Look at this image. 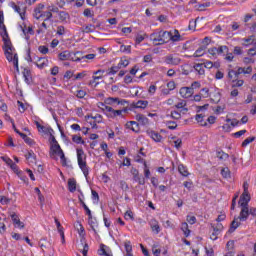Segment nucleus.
<instances>
[{"label":"nucleus","mask_w":256,"mask_h":256,"mask_svg":"<svg viewBox=\"0 0 256 256\" xmlns=\"http://www.w3.org/2000/svg\"><path fill=\"white\" fill-rule=\"evenodd\" d=\"M72 141L77 145H85V141L81 136H77V135L72 136Z\"/></svg>","instance_id":"42"},{"label":"nucleus","mask_w":256,"mask_h":256,"mask_svg":"<svg viewBox=\"0 0 256 256\" xmlns=\"http://www.w3.org/2000/svg\"><path fill=\"white\" fill-rule=\"evenodd\" d=\"M245 84V81L239 79V78H236V80H232V87L235 88V87H243V85Z\"/></svg>","instance_id":"45"},{"label":"nucleus","mask_w":256,"mask_h":256,"mask_svg":"<svg viewBox=\"0 0 256 256\" xmlns=\"http://www.w3.org/2000/svg\"><path fill=\"white\" fill-rule=\"evenodd\" d=\"M165 64L166 65H181V58H179V56L170 54L165 57Z\"/></svg>","instance_id":"11"},{"label":"nucleus","mask_w":256,"mask_h":256,"mask_svg":"<svg viewBox=\"0 0 256 256\" xmlns=\"http://www.w3.org/2000/svg\"><path fill=\"white\" fill-rule=\"evenodd\" d=\"M124 247H125L126 254L133 252V246L131 245V241H126L124 243Z\"/></svg>","instance_id":"53"},{"label":"nucleus","mask_w":256,"mask_h":256,"mask_svg":"<svg viewBox=\"0 0 256 256\" xmlns=\"http://www.w3.org/2000/svg\"><path fill=\"white\" fill-rule=\"evenodd\" d=\"M77 161L79 169H81L84 177L87 179L89 177V166H87V154L82 148L76 149Z\"/></svg>","instance_id":"3"},{"label":"nucleus","mask_w":256,"mask_h":256,"mask_svg":"<svg viewBox=\"0 0 256 256\" xmlns=\"http://www.w3.org/2000/svg\"><path fill=\"white\" fill-rule=\"evenodd\" d=\"M124 218L126 219V221H129V219L131 221H135V216L133 215V211H131V210H128L125 212Z\"/></svg>","instance_id":"50"},{"label":"nucleus","mask_w":256,"mask_h":256,"mask_svg":"<svg viewBox=\"0 0 256 256\" xmlns=\"http://www.w3.org/2000/svg\"><path fill=\"white\" fill-rule=\"evenodd\" d=\"M99 255L113 256L111 252H107V245L105 244L100 245Z\"/></svg>","instance_id":"36"},{"label":"nucleus","mask_w":256,"mask_h":256,"mask_svg":"<svg viewBox=\"0 0 256 256\" xmlns=\"http://www.w3.org/2000/svg\"><path fill=\"white\" fill-rule=\"evenodd\" d=\"M238 219L235 218L230 225V228L228 230V233H235V230L238 229L241 226V222L237 221Z\"/></svg>","instance_id":"30"},{"label":"nucleus","mask_w":256,"mask_h":256,"mask_svg":"<svg viewBox=\"0 0 256 256\" xmlns=\"http://www.w3.org/2000/svg\"><path fill=\"white\" fill-rule=\"evenodd\" d=\"M200 95L201 97H203L204 99H207V97H210L209 95V88H202L200 90Z\"/></svg>","instance_id":"61"},{"label":"nucleus","mask_w":256,"mask_h":256,"mask_svg":"<svg viewBox=\"0 0 256 256\" xmlns=\"http://www.w3.org/2000/svg\"><path fill=\"white\" fill-rule=\"evenodd\" d=\"M71 93H73V95H75V97H77L78 99H85V96L87 95V90L79 89V87H72Z\"/></svg>","instance_id":"16"},{"label":"nucleus","mask_w":256,"mask_h":256,"mask_svg":"<svg viewBox=\"0 0 256 256\" xmlns=\"http://www.w3.org/2000/svg\"><path fill=\"white\" fill-rule=\"evenodd\" d=\"M149 225L155 235H159V233H161V226H159V221H157V219H151L149 221Z\"/></svg>","instance_id":"14"},{"label":"nucleus","mask_w":256,"mask_h":256,"mask_svg":"<svg viewBox=\"0 0 256 256\" xmlns=\"http://www.w3.org/2000/svg\"><path fill=\"white\" fill-rule=\"evenodd\" d=\"M63 149H61V145L59 144H51L50 145V151H49V155L51 157V159H55L57 160V157H60L61 155H63Z\"/></svg>","instance_id":"6"},{"label":"nucleus","mask_w":256,"mask_h":256,"mask_svg":"<svg viewBox=\"0 0 256 256\" xmlns=\"http://www.w3.org/2000/svg\"><path fill=\"white\" fill-rule=\"evenodd\" d=\"M73 55L75 54L69 52V50H65L58 54V58L60 59V61H81V59L79 58L73 59Z\"/></svg>","instance_id":"9"},{"label":"nucleus","mask_w":256,"mask_h":256,"mask_svg":"<svg viewBox=\"0 0 256 256\" xmlns=\"http://www.w3.org/2000/svg\"><path fill=\"white\" fill-rule=\"evenodd\" d=\"M126 129H130L134 133H139V123L135 121H129L126 123Z\"/></svg>","instance_id":"21"},{"label":"nucleus","mask_w":256,"mask_h":256,"mask_svg":"<svg viewBox=\"0 0 256 256\" xmlns=\"http://www.w3.org/2000/svg\"><path fill=\"white\" fill-rule=\"evenodd\" d=\"M239 27H241L239 22H232L230 24V31H237L239 29Z\"/></svg>","instance_id":"64"},{"label":"nucleus","mask_w":256,"mask_h":256,"mask_svg":"<svg viewBox=\"0 0 256 256\" xmlns=\"http://www.w3.org/2000/svg\"><path fill=\"white\" fill-rule=\"evenodd\" d=\"M120 51L122 53H131V46H129V45H121L120 46Z\"/></svg>","instance_id":"63"},{"label":"nucleus","mask_w":256,"mask_h":256,"mask_svg":"<svg viewBox=\"0 0 256 256\" xmlns=\"http://www.w3.org/2000/svg\"><path fill=\"white\" fill-rule=\"evenodd\" d=\"M217 49H218V55H225V53H229L228 46L222 45V46H219Z\"/></svg>","instance_id":"47"},{"label":"nucleus","mask_w":256,"mask_h":256,"mask_svg":"<svg viewBox=\"0 0 256 256\" xmlns=\"http://www.w3.org/2000/svg\"><path fill=\"white\" fill-rule=\"evenodd\" d=\"M210 97L211 103L217 104L221 101V94H219V92L213 93Z\"/></svg>","instance_id":"40"},{"label":"nucleus","mask_w":256,"mask_h":256,"mask_svg":"<svg viewBox=\"0 0 256 256\" xmlns=\"http://www.w3.org/2000/svg\"><path fill=\"white\" fill-rule=\"evenodd\" d=\"M22 75L25 78V81H29V79H31V70L29 68H24Z\"/></svg>","instance_id":"49"},{"label":"nucleus","mask_w":256,"mask_h":256,"mask_svg":"<svg viewBox=\"0 0 256 256\" xmlns=\"http://www.w3.org/2000/svg\"><path fill=\"white\" fill-rule=\"evenodd\" d=\"M149 102L147 100H138L137 102L132 103L134 109H147Z\"/></svg>","instance_id":"18"},{"label":"nucleus","mask_w":256,"mask_h":256,"mask_svg":"<svg viewBox=\"0 0 256 256\" xmlns=\"http://www.w3.org/2000/svg\"><path fill=\"white\" fill-rule=\"evenodd\" d=\"M194 71L197 73V75H205V66L203 63H196L194 64Z\"/></svg>","instance_id":"23"},{"label":"nucleus","mask_w":256,"mask_h":256,"mask_svg":"<svg viewBox=\"0 0 256 256\" xmlns=\"http://www.w3.org/2000/svg\"><path fill=\"white\" fill-rule=\"evenodd\" d=\"M217 158L220 161H227V159H229V154H227L225 151L220 150L216 152Z\"/></svg>","instance_id":"35"},{"label":"nucleus","mask_w":256,"mask_h":256,"mask_svg":"<svg viewBox=\"0 0 256 256\" xmlns=\"http://www.w3.org/2000/svg\"><path fill=\"white\" fill-rule=\"evenodd\" d=\"M129 101L125 99H120L119 97H108L105 98V105H108V107H117V105H121L122 107H125Z\"/></svg>","instance_id":"5"},{"label":"nucleus","mask_w":256,"mask_h":256,"mask_svg":"<svg viewBox=\"0 0 256 256\" xmlns=\"http://www.w3.org/2000/svg\"><path fill=\"white\" fill-rule=\"evenodd\" d=\"M77 230L80 237H83V235H85V227H83V224L78 222Z\"/></svg>","instance_id":"62"},{"label":"nucleus","mask_w":256,"mask_h":256,"mask_svg":"<svg viewBox=\"0 0 256 256\" xmlns=\"http://www.w3.org/2000/svg\"><path fill=\"white\" fill-rule=\"evenodd\" d=\"M176 109H180L181 111H184V113H187L189 111V108L187 107V100H180L176 105Z\"/></svg>","instance_id":"25"},{"label":"nucleus","mask_w":256,"mask_h":256,"mask_svg":"<svg viewBox=\"0 0 256 256\" xmlns=\"http://www.w3.org/2000/svg\"><path fill=\"white\" fill-rule=\"evenodd\" d=\"M178 173H180V175H182V177H189V170L187 169V166L183 165V164H179L178 165Z\"/></svg>","instance_id":"28"},{"label":"nucleus","mask_w":256,"mask_h":256,"mask_svg":"<svg viewBox=\"0 0 256 256\" xmlns=\"http://www.w3.org/2000/svg\"><path fill=\"white\" fill-rule=\"evenodd\" d=\"M189 87H190V89H192V91H195V89H201V82L194 81L191 83V85Z\"/></svg>","instance_id":"60"},{"label":"nucleus","mask_w":256,"mask_h":256,"mask_svg":"<svg viewBox=\"0 0 256 256\" xmlns=\"http://www.w3.org/2000/svg\"><path fill=\"white\" fill-rule=\"evenodd\" d=\"M11 7L16 13H18L20 15L22 21H24L25 20V10L21 9V7L17 4H15V2L11 3Z\"/></svg>","instance_id":"20"},{"label":"nucleus","mask_w":256,"mask_h":256,"mask_svg":"<svg viewBox=\"0 0 256 256\" xmlns=\"http://www.w3.org/2000/svg\"><path fill=\"white\" fill-rule=\"evenodd\" d=\"M92 79L90 82H89V85H91V87H97V85H99V80L103 79V75H100V76H92Z\"/></svg>","instance_id":"38"},{"label":"nucleus","mask_w":256,"mask_h":256,"mask_svg":"<svg viewBox=\"0 0 256 256\" xmlns=\"http://www.w3.org/2000/svg\"><path fill=\"white\" fill-rule=\"evenodd\" d=\"M35 125L37 127L38 132H40L42 135H51V133H55L53 128L51 126H43L39 121H35Z\"/></svg>","instance_id":"7"},{"label":"nucleus","mask_w":256,"mask_h":256,"mask_svg":"<svg viewBox=\"0 0 256 256\" xmlns=\"http://www.w3.org/2000/svg\"><path fill=\"white\" fill-rule=\"evenodd\" d=\"M179 95L182 99H191L195 95V91H192L189 86H184L180 88Z\"/></svg>","instance_id":"8"},{"label":"nucleus","mask_w":256,"mask_h":256,"mask_svg":"<svg viewBox=\"0 0 256 256\" xmlns=\"http://www.w3.org/2000/svg\"><path fill=\"white\" fill-rule=\"evenodd\" d=\"M166 127L170 129V131H175L177 129V122L175 121H166Z\"/></svg>","instance_id":"48"},{"label":"nucleus","mask_w":256,"mask_h":256,"mask_svg":"<svg viewBox=\"0 0 256 256\" xmlns=\"http://www.w3.org/2000/svg\"><path fill=\"white\" fill-rule=\"evenodd\" d=\"M83 33H95V25L89 24L83 29Z\"/></svg>","instance_id":"52"},{"label":"nucleus","mask_w":256,"mask_h":256,"mask_svg":"<svg viewBox=\"0 0 256 256\" xmlns=\"http://www.w3.org/2000/svg\"><path fill=\"white\" fill-rule=\"evenodd\" d=\"M108 110V114H106V117L108 119H115L116 117H123V111L122 110H115L112 108H106Z\"/></svg>","instance_id":"13"},{"label":"nucleus","mask_w":256,"mask_h":256,"mask_svg":"<svg viewBox=\"0 0 256 256\" xmlns=\"http://www.w3.org/2000/svg\"><path fill=\"white\" fill-rule=\"evenodd\" d=\"M228 79H230V81H235L236 79H239V74H237V70H229Z\"/></svg>","instance_id":"37"},{"label":"nucleus","mask_w":256,"mask_h":256,"mask_svg":"<svg viewBox=\"0 0 256 256\" xmlns=\"http://www.w3.org/2000/svg\"><path fill=\"white\" fill-rule=\"evenodd\" d=\"M21 29L26 41H29V39H31V36L29 35H35V31H33V28L31 26H29L27 29L21 27Z\"/></svg>","instance_id":"24"},{"label":"nucleus","mask_w":256,"mask_h":256,"mask_svg":"<svg viewBox=\"0 0 256 256\" xmlns=\"http://www.w3.org/2000/svg\"><path fill=\"white\" fill-rule=\"evenodd\" d=\"M195 119H196L197 123H199V125H201V127H207V122L205 121V115L197 114L195 116Z\"/></svg>","instance_id":"34"},{"label":"nucleus","mask_w":256,"mask_h":256,"mask_svg":"<svg viewBox=\"0 0 256 256\" xmlns=\"http://www.w3.org/2000/svg\"><path fill=\"white\" fill-rule=\"evenodd\" d=\"M207 7H211V2H205V3H202V4L196 5L197 11H205V9Z\"/></svg>","instance_id":"44"},{"label":"nucleus","mask_w":256,"mask_h":256,"mask_svg":"<svg viewBox=\"0 0 256 256\" xmlns=\"http://www.w3.org/2000/svg\"><path fill=\"white\" fill-rule=\"evenodd\" d=\"M181 231L183 232L184 237H189V235H191V230L189 229V224L187 222L181 224Z\"/></svg>","instance_id":"33"},{"label":"nucleus","mask_w":256,"mask_h":256,"mask_svg":"<svg viewBox=\"0 0 256 256\" xmlns=\"http://www.w3.org/2000/svg\"><path fill=\"white\" fill-rule=\"evenodd\" d=\"M133 180L136 183H139V185H144L145 184V178L141 177L139 174L133 177Z\"/></svg>","instance_id":"58"},{"label":"nucleus","mask_w":256,"mask_h":256,"mask_svg":"<svg viewBox=\"0 0 256 256\" xmlns=\"http://www.w3.org/2000/svg\"><path fill=\"white\" fill-rule=\"evenodd\" d=\"M44 8V5H39L38 8H35L34 18L37 20L41 19L42 21H51L53 18V13H51V11H43Z\"/></svg>","instance_id":"4"},{"label":"nucleus","mask_w":256,"mask_h":256,"mask_svg":"<svg viewBox=\"0 0 256 256\" xmlns=\"http://www.w3.org/2000/svg\"><path fill=\"white\" fill-rule=\"evenodd\" d=\"M58 17L60 21L65 22L67 21V19H69V13L65 11H60L58 12Z\"/></svg>","instance_id":"43"},{"label":"nucleus","mask_w":256,"mask_h":256,"mask_svg":"<svg viewBox=\"0 0 256 256\" xmlns=\"http://www.w3.org/2000/svg\"><path fill=\"white\" fill-rule=\"evenodd\" d=\"M186 221H187V223H189V225H195V223H197V217L187 215L186 216Z\"/></svg>","instance_id":"57"},{"label":"nucleus","mask_w":256,"mask_h":256,"mask_svg":"<svg viewBox=\"0 0 256 256\" xmlns=\"http://www.w3.org/2000/svg\"><path fill=\"white\" fill-rule=\"evenodd\" d=\"M255 35H250L247 38H242V46L243 47H249L250 45H253Z\"/></svg>","instance_id":"27"},{"label":"nucleus","mask_w":256,"mask_h":256,"mask_svg":"<svg viewBox=\"0 0 256 256\" xmlns=\"http://www.w3.org/2000/svg\"><path fill=\"white\" fill-rule=\"evenodd\" d=\"M221 175L224 177V179H229V177H231V170H229L227 167L222 168Z\"/></svg>","instance_id":"46"},{"label":"nucleus","mask_w":256,"mask_h":256,"mask_svg":"<svg viewBox=\"0 0 256 256\" xmlns=\"http://www.w3.org/2000/svg\"><path fill=\"white\" fill-rule=\"evenodd\" d=\"M219 235H221V232L218 230L213 229V232L210 234V239L212 241H217L219 239Z\"/></svg>","instance_id":"51"},{"label":"nucleus","mask_w":256,"mask_h":256,"mask_svg":"<svg viewBox=\"0 0 256 256\" xmlns=\"http://www.w3.org/2000/svg\"><path fill=\"white\" fill-rule=\"evenodd\" d=\"M150 41L153 45H165L171 41V32L164 30H156L150 34Z\"/></svg>","instance_id":"2"},{"label":"nucleus","mask_w":256,"mask_h":256,"mask_svg":"<svg viewBox=\"0 0 256 256\" xmlns=\"http://www.w3.org/2000/svg\"><path fill=\"white\" fill-rule=\"evenodd\" d=\"M206 49H207V46H201L199 47L195 52L194 54L191 56V57H203V55H205V52H206Z\"/></svg>","instance_id":"31"},{"label":"nucleus","mask_w":256,"mask_h":256,"mask_svg":"<svg viewBox=\"0 0 256 256\" xmlns=\"http://www.w3.org/2000/svg\"><path fill=\"white\" fill-rule=\"evenodd\" d=\"M250 201H251V195L242 193L238 203L240 207H249Z\"/></svg>","instance_id":"15"},{"label":"nucleus","mask_w":256,"mask_h":256,"mask_svg":"<svg viewBox=\"0 0 256 256\" xmlns=\"http://www.w3.org/2000/svg\"><path fill=\"white\" fill-rule=\"evenodd\" d=\"M90 118L94 120L93 123L90 122V125H92V129H97V123H101L103 118L99 114H96L95 116H88V119Z\"/></svg>","instance_id":"26"},{"label":"nucleus","mask_w":256,"mask_h":256,"mask_svg":"<svg viewBox=\"0 0 256 256\" xmlns=\"http://www.w3.org/2000/svg\"><path fill=\"white\" fill-rule=\"evenodd\" d=\"M211 227H212V229H214V230H216V231H218L220 233H222L223 229H224L223 224L221 222H218L216 225L215 224H211Z\"/></svg>","instance_id":"55"},{"label":"nucleus","mask_w":256,"mask_h":256,"mask_svg":"<svg viewBox=\"0 0 256 256\" xmlns=\"http://www.w3.org/2000/svg\"><path fill=\"white\" fill-rule=\"evenodd\" d=\"M0 35L4 43L2 49L7 61H9V63H13L14 67L19 69V57L17 56V53H15V47H13V43H11V38H9L3 12H0Z\"/></svg>","instance_id":"1"},{"label":"nucleus","mask_w":256,"mask_h":256,"mask_svg":"<svg viewBox=\"0 0 256 256\" xmlns=\"http://www.w3.org/2000/svg\"><path fill=\"white\" fill-rule=\"evenodd\" d=\"M237 219H239V221H247V219H249V207H242Z\"/></svg>","instance_id":"19"},{"label":"nucleus","mask_w":256,"mask_h":256,"mask_svg":"<svg viewBox=\"0 0 256 256\" xmlns=\"http://www.w3.org/2000/svg\"><path fill=\"white\" fill-rule=\"evenodd\" d=\"M49 29V26L47 25V21H43V23L40 26V29H38L37 33H45Z\"/></svg>","instance_id":"56"},{"label":"nucleus","mask_w":256,"mask_h":256,"mask_svg":"<svg viewBox=\"0 0 256 256\" xmlns=\"http://www.w3.org/2000/svg\"><path fill=\"white\" fill-rule=\"evenodd\" d=\"M35 65L38 69H45V67H49V59L46 57H40L37 59V62H35Z\"/></svg>","instance_id":"17"},{"label":"nucleus","mask_w":256,"mask_h":256,"mask_svg":"<svg viewBox=\"0 0 256 256\" xmlns=\"http://www.w3.org/2000/svg\"><path fill=\"white\" fill-rule=\"evenodd\" d=\"M170 41H173V43H177L178 41H181V34L179 33V30L175 29L174 35L173 33L170 32Z\"/></svg>","instance_id":"32"},{"label":"nucleus","mask_w":256,"mask_h":256,"mask_svg":"<svg viewBox=\"0 0 256 256\" xmlns=\"http://www.w3.org/2000/svg\"><path fill=\"white\" fill-rule=\"evenodd\" d=\"M120 69L121 68L118 64L116 66H112L108 69L107 75H117Z\"/></svg>","instance_id":"39"},{"label":"nucleus","mask_w":256,"mask_h":256,"mask_svg":"<svg viewBox=\"0 0 256 256\" xmlns=\"http://www.w3.org/2000/svg\"><path fill=\"white\" fill-rule=\"evenodd\" d=\"M226 123L227 124H224L222 126L223 131H226V133L231 132V129H233V127H237V125H239V121L237 120L231 121V118L226 119Z\"/></svg>","instance_id":"12"},{"label":"nucleus","mask_w":256,"mask_h":256,"mask_svg":"<svg viewBox=\"0 0 256 256\" xmlns=\"http://www.w3.org/2000/svg\"><path fill=\"white\" fill-rule=\"evenodd\" d=\"M255 141V136L248 137L242 142V147H247L250 143H253Z\"/></svg>","instance_id":"59"},{"label":"nucleus","mask_w":256,"mask_h":256,"mask_svg":"<svg viewBox=\"0 0 256 256\" xmlns=\"http://www.w3.org/2000/svg\"><path fill=\"white\" fill-rule=\"evenodd\" d=\"M146 134L152 141H155V143H161V141H163V136H161L159 132H155V130L148 129L146 130Z\"/></svg>","instance_id":"10"},{"label":"nucleus","mask_w":256,"mask_h":256,"mask_svg":"<svg viewBox=\"0 0 256 256\" xmlns=\"http://www.w3.org/2000/svg\"><path fill=\"white\" fill-rule=\"evenodd\" d=\"M16 175H18L20 181L24 183H29V178H27V176L25 175V173H23V171L18 172Z\"/></svg>","instance_id":"54"},{"label":"nucleus","mask_w":256,"mask_h":256,"mask_svg":"<svg viewBox=\"0 0 256 256\" xmlns=\"http://www.w3.org/2000/svg\"><path fill=\"white\" fill-rule=\"evenodd\" d=\"M98 107H99L100 109H102V111H104V112L106 113V115L109 114V110H108V109H112L111 106L105 104V99H104V102H100V103L98 104Z\"/></svg>","instance_id":"41"},{"label":"nucleus","mask_w":256,"mask_h":256,"mask_svg":"<svg viewBox=\"0 0 256 256\" xmlns=\"http://www.w3.org/2000/svg\"><path fill=\"white\" fill-rule=\"evenodd\" d=\"M136 121L140 123V125H147L149 123V118L143 114H137L136 115Z\"/></svg>","instance_id":"29"},{"label":"nucleus","mask_w":256,"mask_h":256,"mask_svg":"<svg viewBox=\"0 0 256 256\" xmlns=\"http://www.w3.org/2000/svg\"><path fill=\"white\" fill-rule=\"evenodd\" d=\"M68 191H70V193H75L77 191V180H75V178H70L68 180Z\"/></svg>","instance_id":"22"}]
</instances>
